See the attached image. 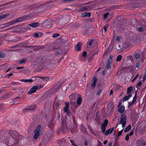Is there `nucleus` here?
<instances>
[{
  "mask_svg": "<svg viewBox=\"0 0 146 146\" xmlns=\"http://www.w3.org/2000/svg\"><path fill=\"white\" fill-rule=\"evenodd\" d=\"M41 126H38L34 131V134L33 138L35 139H36L38 137L42 134L40 130Z\"/></svg>",
  "mask_w": 146,
  "mask_h": 146,
  "instance_id": "nucleus-1",
  "label": "nucleus"
},
{
  "mask_svg": "<svg viewBox=\"0 0 146 146\" xmlns=\"http://www.w3.org/2000/svg\"><path fill=\"white\" fill-rule=\"evenodd\" d=\"M126 118L125 115L123 114L122 115L119 121V124L122 125V126L123 128L125 126L126 123Z\"/></svg>",
  "mask_w": 146,
  "mask_h": 146,
  "instance_id": "nucleus-2",
  "label": "nucleus"
},
{
  "mask_svg": "<svg viewBox=\"0 0 146 146\" xmlns=\"http://www.w3.org/2000/svg\"><path fill=\"white\" fill-rule=\"evenodd\" d=\"M108 123V121L107 120H105L104 123H103L101 127V129L103 133L105 132V131L106 129L107 124Z\"/></svg>",
  "mask_w": 146,
  "mask_h": 146,
  "instance_id": "nucleus-3",
  "label": "nucleus"
},
{
  "mask_svg": "<svg viewBox=\"0 0 146 146\" xmlns=\"http://www.w3.org/2000/svg\"><path fill=\"white\" fill-rule=\"evenodd\" d=\"M107 107L108 111L111 112H112L114 109V107L112 102H110L109 103Z\"/></svg>",
  "mask_w": 146,
  "mask_h": 146,
  "instance_id": "nucleus-4",
  "label": "nucleus"
},
{
  "mask_svg": "<svg viewBox=\"0 0 146 146\" xmlns=\"http://www.w3.org/2000/svg\"><path fill=\"white\" fill-rule=\"evenodd\" d=\"M65 106L64 109V112H66L67 115H70V112L68 110L69 104L68 102H66L65 103Z\"/></svg>",
  "mask_w": 146,
  "mask_h": 146,
  "instance_id": "nucleus-5",
  "label": "nucleus"
},
{
  "mask_svg": "<svg viewBox=\"0 0 146 146\" xmlns=\"http://www.w3.org/2000/svg\"><path fill=\"white\" fill-rule=\"evenodd\" d=\"M38 87L37 86H33L30 90V91L28 92V94L29 95L35 93L37 90Z\"/></svg>",
  "mask_w": 146,
  "mask_h": 146,
  "instance_id": "nucleus-6",
  "label": "nucleus"
},
{
  "mask_svg": "<svg viewBox=\"0 0 146 146\" xmlns=\"http://www.w3.org/2000/svg\"><path fill=\"white\" fill-rule=\"evenodd\" d=\"M39 25V23H34L28 25V26H30L33 28H35Z\"/></svg>",
  "mask_w": 146,
  "mask_h": 146,
  "instance_id": "nucleus-7",
  "label": "nucleus"
},
{
  "mask_svg": "<svg viewBox=\"0 0 146 146\" xmlns=\"http://www.w3.org/2000/svg\"><path fill=\"white\" fill-rule=\"evenodd\" d=\"M97 80V79L96 77H95L93 78V82L91 85V87L92 88H94L95 87L96 83Z\"/></svg>",
  "mask_w": 146,
  "mask_h": 146,
  "instance_id": "nucleus-8",
  "label": "nucleus"
},
{
  "mask_svg": "<svg viewBox=\"0 0 146 146\" xmlns=\"http://www.w3.org/2000/svg\"><path fill=\"white\" fill-rule=\"evenodd\" d=\"M137 98V93H135V96L133 98L132 102L129 103V106H131L132 105L136 102Z\"/></svg>",
  "mask_w": 146,
  "mask_h": 146,
  "instance_id": "nucleus-9",
  "label": "nucleus"
},
{
  "mask_svg": "<svg viewBox=\"0 0 146 146\" xmlns=\"http://www.w3.org/2000/svg\"><path fill=\"white\" fill-rule=\"evenodd\" d=\"M82 44L80 43H78L76 46L75 49L76 51H79L81 49Z\"/></svg>",
  "mask_w": 146,
  "mask_h": 146,
  "instance_id": "nucleus-10",
  "label": "nucleus"
},
{
  "mask_svg": "<svg viewBox=\"0 0 146 146\" xmlns=\"http://www.w3.org/2000/svg\"><path fill=\"white\" fill-rule=\"evenodd\" d=\"M114 127H112L111 128H110L108 130H107L105 132V134L106 135H108L109 133H111L113 130L114 129Z\"/></svg>",
  "mask_w": 146,
  "mask_h": 146,
  "instance_id": "nucleus-11",
  "label": "nucleus"
},
{
  "mask_svg": "<svg viewBox=\"0 0 146 146\" xmlns=\"http://www.w3.org/2000/svg\"><path fill=\"white\" fill-rule=\"evenodd\" d=\"M133 89V87L131 86L129 88H128L127 89V95H131L132 94L131 93V92L132 91Z\"/></svg>",
  "mask_w": 146,
  "mask_h": 146,
  "instance_id": "nucleus-12",
  "label": "nucleus"
},
{
  "mask_svg": "<svg viewBox=\"0 0 146 146\" xmlns=\"http://www.w3.org/2000/svg\"><path fill=\"white\" fill-rule=\"evenodd\" d=\"M131 96V95H127L125 96L124 98L123 99L122 101L123 102H124L127 100Z\"/></svg>",
  "mask_w": 146,
  "mask_h": 146,
  "instance_id": "nucleus-13",
  "label": "nucleus"
},
{
  "mask_svg": "<svg viewBox=\"0 0 146 146\" xmlns=\"http://www.w3.org/2000/svg\"><path fill=\"white\" fill-rule=\"evenodd\" d=\"M21 82H24L26 83H31L33 81V79H22L20 80Z\"/></svg>",
  "mask_w": 146,
  "mask_h": 146,
  "instance_id": "nucleus-14",
  "label": "nucleus"
},
{
  "mask_svg": "<svg viewBox=\"0 0 146 146\" xmlns=\"http://www.w3.org/2000/svg\"><path fill=\"white\" fill-rule=\"evenodd\" d=\"M125 108L124 106H122L120 107L118 109V111L121 113H123L125 111Z\"/></svg>",
  "mask_w": 146,
  "mask_h": 146,
  "instance_id": "nucleus-15",
  "label": "nucleus"
},
{
  "mask_svg": "<svg viewBox=\"0 0 146 146\" xmlns=\"http://www.w3.org/2000/svg\"><path fill=\"white\" fill-rule=\"evenodd\" d=\"M90 16V13L86 12L83 13L81 15V16L82 17H89Z\"/></svg>",
  "mask_w": 146,
  "mask_h": 146,
  "instance_id": "nucleus-16",
  "label": "nucleus"
},
{
  "mask_svg": "<svg viewBox=\"0 0 146 146\" xmlns=\"http://www.w3.org/2000/svg\"><path fill=\"white\" fill-rule=\"evenodd\" d=\"M131 128V126L130 125H129L124 130V132L126 133L130 130Z\"/></svg>",
  "mask_w": 146,
  "mask_h": 146,
  "instance_id": "nucleus-17",
  "label": "nucleus"
},
{
  "mask_svg": "<svg viewBox=\"0 0 146 146\" xmlns=\"http://www.w3.org/2000/svg\"><path fill=\"white\" fill-rule=\"evenodd\" d=\"M5 54L1 52H0V58H3L5 57Z\"/></svg>",
  "mask_w": 146,
  "mask_h": 146,
  "instance_id": "nucleus-18",
  "label": "nucleus"
},
{
  "mask_svg": "<svg viewBox=\"0 0 146 146\" xmlns=\"http://www.w3.org/2000/svg\"><path fill=\"white\" fill-rule=\"evenodd\" d=\"M40 78L45 81H47L49 80V78L48 77H40Z\"/></svg>",
  "mask_w": 146,
  "mask_h": 146,
  "instance_id": "nucleus-19",
  "label": "nucleus"
},
{
  "mask_svg": "<svg viewBox=\"0 0 146 146\" xmlns=\"http://www.w3.org/2000/svg\"><path fill=\"white\" fill-rule=\"evenodd\" d=\"M113 58V56L112 55H110L109 58L108 62L111 63L112 62V59Z\"/></svg>",
  "mask_w": 146,
  "mask_h": 146,
  "instance_id": "nucleus-20",
  "label": "nucleus"
},
{
  "mask_svg": "<svg viewBox=\"0 0 146 146\" xmlns=\"http://www.w3.org/2000/svg\"><path fill=\"white\" fill-rule=\"evenodd\" d=\"M82 102V98L81 97H79L78 98L77 100V104L78 105L80 104Z\"/></svg>",
  "mask_w": 146,
  "mask_h": 146,
  "instance_id": "nucleus-21",
  "label": "nucleus"
},
{
  "mask_svg": "<svg viewBox=\"0 0 146 146\" xmlns=\"http://www.w3.org/2000/svg\"><path fill=\"white\" fill-rule=\"evenodd\" d=\"M122 58V56L121 55H119L117 57V58L116 60L117 61H120Z\"/></svg>",
  "mask_w": 146,
  "mask_h": 146,
  "instance_id": "nucleus-22",
  "label": "nucleus"
},
{
  "mask_svg": "<svg viewBox=\"0 0 146 146\" xmlns=\"http://www.w3.org/2000/svg\"><path fill=\"white\" fill-rule=\"evenodd\" d=\"M76 103L73 102L72 101L71 102V107L73 108H76V106L75 105Z\"/></svg>",
  "mask_w": 146,
  "mask_h": 146,
  "instance_id": "nucleus-23",
  "label": "nucleus"
},
{
  "mask_svg": "<svg viewBox=\"0 0 146 146\" xmlns=\"http://www.w3.org/2000/svg\"><path fill=\"white\" fill-rule=\"evenodd\" d=\"M88 7H82L80 10V11H86L87 9H88Z\"/></svg>",
  "mask_w": 146,
  "mask_h": 146,
  "instance_id": "nucleus-24",
  "label": "nucleus"
},
{
  "mask_svg": "<svg viewBox=\"0 0 146 146\" xmlns=\"http://www.w3.org/2000/svg\"><path fill=\"white\" fill-rule=\"evenodd\" d=\"M106 67L108 69L110 68L111 67V63L108 62L106 65Z\"/></svg>",
  "mask_w": 146,
  "mask_h": 146,
  "instance_id": "nucleus-25",
  "label": "nucleus"
},
{
  "mask_svg": "<svg viewBox=\"0 0 146 146\" xmlns=\"http://www.w3.org/2000/svg\"><path fill=\"white\" fill-rule=\"evenodd\" d=\"M109 14V13H107L105 14L104 15V19L105 20L106 19V18H107V17L108 16V15Z\"/></svg>",
  "mask_w": 146,
  "mask_h": 146,
  "instance_id": "nucleus-26",
  "label": "nucleus"
},
{
  "mask_svg": "<svg viewBox=\"0 0 146 146\" xmlns=\"http://www.w3.org/2000/svg\"><path fill=\"white\" fill-rule=\"evenodd\" d=\"M108 26V25L106 24L104 27L103 28L105 32L106 31L107 29Z\"/></svg>",
  "mask_w": 146,
  "mask_h": 146,
  "instance_id": "nucleus-27",
  "label": "nucleus"
},
{
  "mask_svg": "<svg viewBox=\"0 0 146 146\" xmlns=\"http://www.w3.org/2000/svg\"><path fill=\"white\" fill-rule=\"evenodd\" d=\"M139 76V74H137L135 77V78L133 79V80H132L131 82H133L134 81H135L136 79Z\"/></svg>",
  "mask_w": 146,
  "mask_h": 146,
  "instance_id": "nucleus-28",
  "label": "nucleus"
},
{
  "mask_svg": "<svg viewBox=\"0 0 146 146\" xmlns=\"http://www.w3.org/2000/svg\"><path fill=\"white\" fill-rule=\"evenodd\" d=\"M59 36V35L58 33H55L54 34L53 36L52 37L54 38H56Z\"/></svg>",
  "mask_w": 146,
  "mask_h": 146,
  "instance_id": "nucleus-29",
  "label": "nucleus"
},
{
  "mask_svg": "<svg viewBox=\"0 0 146 146\" xmlns=\"http://www.w3.org/2000/svg\"><path fill=\"white\" fill-rule=\"evenodd\" d=\"M135 57L136 59H138L139 58L140 55L138 54H136L135 55Z\"/></svg>",
  "mask_w": 146,
  "mask_h": 146,
  "instance_id": "nucleus-30",
  "label": "nucleus"
},
{
  "mask_svg": "<svg viewBox=\"0 0 146 146\" xmlns=\"http://www.w3.org/2000/svg\"><path fill=\"white\" fill-rule=\"evenodd\" d=\"M26 61V60L25 59H23L19 62V63L21 64L24 63Z\"/></svg>",
  "mask_w": 146,
  "mask_h": 146,
  "instance_id": "nucleus-31",
  "label": "nucleus"
},
{
  "mask_svg": "<svg viewBox=\"0 0 146 146\" xmlns=\"http://www.w3.org/2000/svg\"><path fill=\"white\" fill-rule=\"evenodd\" d=\"M7 16V15H4L0 16V20L2 19L5 18Z\"/></svg>",
  "mask_w": 146,
  "mask_h": 146,
  "instance_id": "nucleus-32",
  "label": "nucleus"
},
{
  "mask_svg": "<svg viewBox=\"0 0 146 146\" xmlns=\"http://www.w3.org/2000/svg\"><path fill=\"white\" fill-rule=\"evenodd\" d=\"M129 139V135L127 134L126 135L125 137V140L128 141Z\"/></svg>",
  "mask_w": 146,
  "mask_h": 146,
  "instance_id": "nucleus-33",
  "label": "nucleus"
},
{
  "mask_svg": "<svg viewBox=\"0 0 146 146\" xmlns=\"http://www.w3.org/2000/svg\"><path fill=\"white\" fill-rule=\"evenodd\" d=\"M142 85V81L141 80L139 81L137 84V85L139 86H140Z\"/></svg>",
  "mask_w": 146,
  "mask_h": 146,
  "instance_id": "nucleus-34",
  "label": "nucleus"
},
{
  "mask_svg": "<svg viewBox=\"0 0 146 146\" xmlns=\"http://www.w3.org/2000/svg\"><path fill=\"white\" fill-rule=\"evenodd\" d=\"M93 41V40H91L89 42H88L89 43V45L90 46L92 44V43Z\"/></svg>",
  "mask_w": 146,
  "mask_h": 146,
  "instance_id": "nucleus-35",
  "label": "nucleus"
},
{
  "mask_svg": "<svg viewBox=\"0 0 146 146\" xmlns=\"http://www.w3.org/2000/svg\"><path fill=\"white\" fill-rule=\"evenodd\" d=\"M87 54V52H84L82 54V56L84 57H85Z\"/></svg>",
  "mask_w": 146,
  "mask_h": 146,
  "instance_id": "nucleus-36",
  "label": "nucleus"
},
{
  "mask_svg": "<svg viewBox=\"0 0 146 146\" xmlns=\"http://www.w3.org/2000/svg\"><path fill=\"white\" fill-rule=\"evenodd\" d=\"M123 129L121 130V131H119V133H118V136H119L121 134H122V133L123 132Z\"/></svg>",
  "mask_w": 146,
  "mask_h": 146,
  "instance_id": "nucleus-37",
  "label": "nucleus"
},
{
  "mask_svg": "<svg viewBox=\"0 0 146 146\" xmlns=\"http://www.w3.org/2000/svg\"><path fill=\"white\" fill-rule=\"evenodd\" d=\"M120 39L121 38L120 37L118 36L117 37L116 39V40L117 41H119L120 40Z\"/></svg>",
  "mask_w": 146,
  "mask_h": 146,
  "instance_id": "nucleus-38",
  "label": "nucleus"
},
{
  "mask_svg": "<svg viewBox=\"0 0 146 146\" xmlns=\"http://www.w3.org/2000/svg\"><path fill=\"white\" fill-rule=\"evenodd\" d=\"M135 65H136V67L137 68H138L139 67L140 65L139 63H137Z\"/></svg>",
  "mask_w": 146,
  "mask_h": 146,
  "instance_id": "nucleus-39",
  "label": "nucleus"
},
{
  "mask_svg": "<svg viewBox=\"0 0 146 146\" xmlns=\"http://www.w3.org/2000/svg\"><path fill=\"white\" fill-rule=\"evenodd\" d=\"M34 36L35 37H38L39 36V35L37 33H35L34 34Z\"/></svg>",
  "mask_w": 146,
  "mask_h": 146,
  "instance_id": "nucleus-40",
  "label": "nucleus"
},
{
  "mask_svg": "<svg viewBox=\"0 0 146 146\" xmlns=\"http://www.w3.org/2000/svg\"><path fill=\"white\" fill-rule=\"evenodd\" d=\"M133 132L132 131H131L130 132V133L128 134L129 135V136H131L133 134Z\"/></svg>",
  "mask_w": 146,
  "mask_h": 146,
  "instance_id": "nucleus-41",
  "label": "nucleus"
},
{
  "mask_svg": "<svg viewBox=\"0 0 146 146\" xmlns=\"http://www.w3.org/2000/svg\"><path fill=\"white\" fill-rule=\"evenodd\" d=\"M33 108H31L30 109V110H34L36 107V106L35 105H33Z\"/></svg>",
  "mask_w": 146,
  "mask_h": 146,
  "instance_id": "nucleus-42",
  "label": "nucleus"
},
{
  "mask_svg": "<svg viewBox=\"0 0 146 146\" xmlns=\"http://www.w3.org/2000/svg\"><path fill=\"white\" fill-rule=\"evenodd\" d=\"M122 104V100H121L118 104V106H120Z\"/></svg>",
  "mask_w": 146,
  "mask_h": 146,
  "instance_id": "nucleus-43",
  "label": "nucleus"
},
{
  "mask_svg": "<svg viewBox=\"0 0 146 146\" xmlns=\"http://www.w3.org/2000/svg\"><path fill=\"white\" fill-rule=\"evenodd\" d=\"M23 67H18L16 68V69H23Z\"/></svg>",
  "mask_w": 146,
  "mask_h": 146,
  "instance_id": "nucleus-44",
  "label": "nucleus"
},
{
  "mask_svg": "<svg viewBox=\"0 0 146 146\" xmlns=\"http://www.w3.org/2000/svg\"><path fill=\"white\" fill-rule=\"evenodd\" d=\"M12 84L14 85H16L18 84V83L15 82H12Z\"/></svg>",
  "mask_w": 146,
  "mask_h": 146,
  "instance_id": "nucleus-45",
  "label": "nucleus"
},
{
  "mask_svg": "<svg viewBox=\"0 0 146 146\" xmlns=\"http://www.w3.org/2000/svg\"><path fill=\"white\" fill-rule=\"evenodd\" d=\"M138 30L140 31H141L143 30L142 29L141 27L138 28Z\"/></svg>",
  "mask_w": 146,
  "mask_h": 146,
  "instance_id": "nucleus-46",
  "label": "nucleus"
},
{
  "mask_svg": "<svg viewBox=\"0 0 146 146\" xmlns=\"http://www.w3.org/2000/svg\"><path fill=\"white\" fill-rule=\"evenodd\" d=\"M113 93V90H111L110 92V95H111V94H112Z\"/></svg>",
  "mask_w": 146,
  "mask_h": 146,
  "instance_id": "nucleus-47",
  "label": "nucleus"
},
{
  "mask_svg": "<svg viewBox=\"0 0 146 146\" xmlns=\"http://www.w3.org/2000/svg\"><path fill=\"white\" fill-rule=\"evenodd\" d=\"M108 141L107 140H106L104 141V144H106L107 142Z\"/></svg>",
  "mask_w": 146,
  "mask_h": 146,
  "instance_id": "nucleus-48",
  "label": "nucleus"
},
{
  "mask_svg": "<svg viewBox=\"0 0 146 146\" xmlns=\"http://www.w3.org/2000/svg\"><path fill=\"white\" fill-rule=\"evenodd\" d=\"M101 91H98L97 93V94H98V95H99L100 94V93H101Z\"/></svg>",
  "mask_w": 146,
  "mask_h": 146,
  "instance_id": "nucleus-49",
  "label": "nucleus"
},
{
  "mask_svg": "<svg viewBox=\"0 0 146 146\" xmlns=\"http://www.w3.org/2000/svg\"><path fill=\"white\" fill-rule=\"evenodd\" d=\"M118 48H117V49L118 50H119L121 48V46L120 45H118Z\"/></svg>",
  "mask_w": 146,
  "mask_h": 146,
  "instance_id": "nucleus-50",
  "label": "nucleus"
},
{
  "mask_svg": "<svg viewBox=\"0 0 146 146\" xmlns=\"http://www.w3.org/2000/svg\"><path fill=\"white\" fill-rule=\"evenodd\" d=\"M84 143H85V144L86 145H87L88 143H87V141H84Z\"/></svg>",
  "mask_w": 146,
  "mask_h": 146,
  "instance_id": "nucleus-51",
  "label": "nucleus"
},
{
  "mask_svg": "<svg viewBox=\"0 0 146 146\" xmlns=\"http://www.w3.org/2000/svg\"><path fill=\"white\" fill-rule=\"evenodd\" d=\"M112 143L110 142L109 143V144L108 145V146H111Z\"/></svg>",
  "mask_w": 146,
  "mask_h": 146,
  "instance_id": "nucleus-52",
  "label": "nucleus"
},
{
  "mask_svg": "<svg viewBox=\"0 0 146 146\" xmlns=\"http://www.w3.org/2000/svg\"><path fill=\"white\" fill-rule=\"evenodd\" d=\"M15 22H12L11 23H10V25H11L13 24H14L15 23Z\"/></svg>",
  "mask_w": 146,
  "mask_h": 146,
  "instance_id": "nucleus-53",
  "label": "nucleus"
},
{
  "mask_svg": "<svg viewBox=\"0 0 146 146\" xmlns=\"http://www.w3.org/2000/svg\"><path fill=\"white\" fill-rule=\"evenodd\" d=\"M108 51L107 50L106 51L105 53H104V54H107L108 53Z\"/></svg>",
  "mask_w": 146,
  "mask_h": 146,
  "instance_id": "nucleus-54",
  "label": "nucleus"
},
{
  "mask_svg": "<svg viewBox=\"0 0 146 146\" xmlns=\"http://www.w3.org/2000/svg\"><path fill=\"white\" fill-rule=\"evenodd\" d=\"M13 73H11L10 74H9V75L10 76H11L12 75H13Z\"/></svg>",
  "mask_w": 146,
  "mask_h": 146,
  "instance_id": "nucleus-55",
  "label": "nucleus"
},
{
  "mask_svg": "<svg viewBox=\"0 0 146 146\" xmlns=\"http://www.w3.org/2000/svg\"><path fill=\"white\" fill-rule=\"evenodd\" d=\"M11 68H10V69H9L6 72H8L11 69Z\"/></svg>",
  "mask_w": 146,
  "mask_h": 146,
  "instance_id": "nucleus-56",
  "label": "nucleus"
},
{
  "mask_svg": "<svg viewBox=\"0 0 146 146\" xmlns=\"http://www.w3.org/2000/svg\"><path fill=\"white\" fill-rule=\"evenodd\" d=\"M143 78H144V79H146V75H145Z\"/></svg>",
  "mask_w": 146,
  "mask_h": 146,
  "instance_id": "nucleus-57",
  "label": "nucleus"
},
{
  "mask_svg": "<svg viewBox=\"0 0 146 146\" xmlns=\"http://www.w3.org/2000/svg\"><path fill=\"white\" fill-rule=\"evenodd\" d=\"M10 76L9 75V74L7 75L6 76V77L7 78H9V77Z\"/></svg>",
  "mask_w": 146,
  "mask_h": 146,
  "instance_id": "nucleus-58",
  "label": "nucleus"
},
{
  "mask_svg": "<svg viewBox=\"0 0 146 146\" xmlns=\"http://www.w3.org/2000/svg\"><path fill=\"white\" fill-rule=\"evenodd\" d=\"M102 72H103V73L104 74L105 73V70L103 71Z\"/></svg>",
  "mask_w": 146,
  "mask_h": 146,
  "instance_id": "nucleus-59",
  "label": "nucleus"
},
{
  "mask_svg": "<svg viewBox=\"0 0 146 146\" xmlns=\"http://www.w3.org/2000/svg\"><path fill=\"white\" fill-rule=\"evenodd\" d=\"M86 76V74H84V76L85 77Z\"/></svg>",
  "mask_w": 146,
  "mask_h": 146,
  "instance_id": "nucleus-60",
  "label": "nucleus"
},
{
  "mask_svg": "<svg viewBox=\"0 0 146 146\" xmlns=\"http://www.w3.org/2000/svg\"><path fill=\"white\" fill-rule=\"evenodd\" d=\"M111 46L112 47V45H110L109 47H110Z\"/></svg>",
  "mask_w": 146,
  "mask_h": 146,
  "instance_id": "nucleus-61",
  "label": "nucleus"
},
{
  "mask_svg": "<svg viewBox=\"0 0 146 146\" xmlns=\"http://www.w3.org/2000/svg\"><path fill=\"white\" fill-rule=\"evenodd\" d=\"M116 125H117V126H116V127H117V126H118V124L117 123Z\"/></svg>",
  "mask_w": 146,
  "mask_h": 146,
  "instance_id": "nucleus-62",
  "label": "nucleus"
},
{
  "mask_svg": "<svg viewBox=\"0 0 146 146\" xmlns=\"http://www.w3.org/2000/svg\"><path fill=\"white\" fill-rule=\"evenodd\" d=\"M145 79H144V78H143V80L144 81V80H145Z\"/></svg>",
  "mask_w": 146,
  "mask_h": 146,
  "instance_id": "nucleus-63",
  "label": "nucleus"
},
{
  "mask_svg": "<svg viewBox=\"0 0 146 146\" xmlns=\"http://www.w3.org/2000/svg\"><path fill=\"white\" fill-rule=\"evenodd\" d=\"M99 69H100V68H99V69H98L97 70V71H98L99 70Z\"/></svg>",
  "mask_w": 146,
  "mask_h": 146,
  "instance_id": "nucleus-64",
  "label": "nucleus"
}]
</instances>
